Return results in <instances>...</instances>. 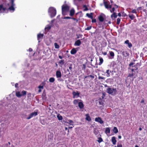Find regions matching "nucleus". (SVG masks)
Here are the masks:
<instances>
[{
  "instance_id": "f257e3e1",
  "label": "nucleus",
  "mask_w": 147,
  "mask_h": 147,
  "mask_svg": "<svg viewBox=\"0 0 147 147\" xmlns=\"http://www.w3.org/2000/svg\"><path fill=\"white\" fill-rule=\"evenodd\" d=\"M106 92L109 94L112 95H115L117 94V90L116 88H110L109 87L106 89Z\"/></svg>"
},
{
  "instance_id": "f03ea898",
  "label": "nucleus",
  "mask_w": 147,
  "mask_h": 147,
  "mask_svg": "<svg viewBox=\"0 0 147 147\" xmlns=\"http://www.w3.org/2000/svg\"><path fill=\"white\" fill-rule=\"evenodd\" d=\"M48 13L51 18L55 16L56 13V9L53 7H50L48 9Z\"/></svg>"
},
{
  "instance_id": "7ed1b4c3",
  "label": "nucleus",
  "mask_w": 147,
  "mask_h": 147,
  "mask_svg": "<svg viewBox=\"0 0 147 147\" xmlns=\"http://www.w3.org/2000/svg\"><path fill=\"white\" fill-rule=\"evenodd\" d=\"M69 7L67 4H64L62 6V11L63 14L64 15L65 13L69 9Z\"/></svg>"
},
{
  "instance_id": "20e7f679",
  "label": "nucleus",
  "mask_w": 147,
  "mask_h": 147,
  "mask_svg": "<svg viewBox=\"0 0 147 147\" xmlns=\"http://www.w3.org/2000/svg\"><path fill=\"white\" fill-rule=\"evenodd\" d=\"M26 91L23 90L21 92L19 91H16V96L18 98H20L22 96L26 95Z\"/></svg>"
},
{
  "instance_id": "39448f33",
  "label": "nucleus",
  "mask_w": 147,
  "mask_h": 147,
  "mask_svg": "<svg viewBox=\"0 0 147 147\" xmlns=\"http://www.w3.org/2000/svg\"><path fill=\"white\" fill-rule=\"evenodd\" d=\"M37 111H35L30 113L28 117L27 118V119H29L32 118L33 117L37 115Z\"/></svg>"
},
{
  "instance_id": "423d86ee",
  "label": "nucleus",
  "mask_w": 147,
  "mask_h": 147,
  "mask_svg": "<svg viewBox=\"0 0 147 147\" xmlns=\"http://www.w3.org/2000/svg\"><path fill=\"white\" fill-rule=\"evenodd\" d=\"M95 120L96 121L98 122L100 124H102L104 123L103 121L100 117L96 118Z\"/></svg>"
},
{
  "instance_id": "0eeeda50",
  "label": "nucleus",
  "mask_w": 147,
  "mask_h": 147,
  "mask_svg": "<svg viewBox=\"0 0 147 147\" xmlns=\"http://www.w3.org/2000/svg\"><path fill=\"white\" fill-rule=\"evenodd\" d=\"M11 5L9 8V9L10 11H13L15 10L14 8L13 7V6L14 5V4L13 3V0H12L11 2Z\"/></svg>"
},
{
  "instance_id": "6e6552de",
  "label": "nucleus",
  "mask_w": 147,
  "mask_h": 147,
  "mask_svg": "<svg viewBox=\"0 0 147 147\" xmlns=\"http://www.w3.org/2000/svg\"><path fill=\"white\" fill-rule=\"evenodd\" d=\"M72 94L74 96L73 98H77L79 96L80 93L78 92L74 91L72 93Z\"/></svg>"
},
{
  "instance_id": "1a4fd4ad",
  "label": "nucleus",
  "mask_w": 147,
  "mask_h": 147,
  "mask_svg": "<svg viewBox=\"0 0 147 147\" xmlns=\"http://www.w3.org/2000/svg\"><path fill=\"white\" fill-rule=\"evenodd\" d=\"M56 76L57 78H61L62 75L61 71L58 70L56 72Z\"/></svg>"
},
{
  "instance_id": "9d476101",
  "label": "nucleus",
  "mask_w": 147,
  "mask_h": 147,
  "mask_svg": "<svg viewBox=\"0 0 147 147\" xmlns=\"http://www.w3.org/2000/svg\"><path fill=\"white\" fill-rule=\"evenodd\" d=\"M104 5L105 8L107 9L109 8H111L112 6L111 5H109L107 2H105L104 3Z\"/></svg>"
},
{
  "instance_id": "9b49d317",
  "label": "nucleus",
  "mask_w": 147,
  "mask_h": 147,
  "mask_svg": "<svg viewBox=\"0 0 147 147\" xmlns=\"http://www.w3.org/2000/svg\"><path fill=\"white\" fill-rule=\"evenodd\" d=\"M81 43V42L80 40H78L75 42L74 45L76 46H79Z\"/></svg>"
},
{
  "instance_id": "f8f14e48",
  "label": "nucleus",
  "mask_w": 147,
  "mask_h": 147,
  "mask_svg": "<svg viewBox=\"0 0 147 147\" xmlns=\"http://www.w3.org/2000/svg\"><path fill=\"white\" fill-rule=\"evenodd\" d=\"M122 53L123 56L125 57H128L129 55V53L127 51H123Z\"/></svg>"
},
{
  "instance_id": "ddd939ff",
  "label": "nucleus",
  "mask_w": 147,
  "mask_h": 147,
  "mask_svg": "<svg viewBox=\"0 0 147 147\" xmlns=\"http://www.w3.org/2000/svg\"><path fill=\"white\" fill-rule=\"evenodd\" d=\"M43 36V34H39L37 35V38L38 40V42H40V39L42 38Z\"/></svg>"
},
{
  "instance_id": "4468645a",
  "label": "nucleus",
  "mask_w": 147,
  "mask_h": 147,
  "mask_svg": "<svg viewBox=\"0 0 147 147\" xmlns=\"http://www.w3.org/2000/svg\"><path fill=\"white\" fill-rule=\"evenodd\" d=\"M125 43L128 45V46L129 48H131L132 46V44L129 42V41L128 40H126L125 41Z\"/></svg>"
},
{
  "instance_id": "2eb2a0df",
  "label": "nucleus",
  "mask_w": 147,
  "mask_h": 147,
  "mask_svg": "<svg viewBox=\"0 0 147 147\" xmlns=\"http://www.w3.org/2000/svg\"><path fill=\"white\" fill-rule=\"evenodd\" d=\"M111 141L113 144L115 145L116 144L117 141L115 137H113L112 138Z\"/></svg>"
},
{
  "instance_id": "dca6fc26",
  "label": "nucleus",
  "mask_w": 147,
  "mask_h": 147,
  "mask_svg": "<svg viewBox=\"0 0 147 147\" xmlns=\"http://www.w3.org/2000/svg\"><path fill=\"white\" fill-rule=\"evenodd\" d=\"M77 52V51L75 48L73 49L70 51V53L72 54H74Z\"/></svg>"
},
{
  "instance_id": "f3484780",
  "label": "nucleus",
  "mask_w": 147,
  "mask_h": 147,
  "mask_svg": "<svg viewBox=\"0 0 147 147\" xmlns=\"http://www.w3.org/2000/svg\"><path fill=\"white\" fill-rule=\"evenodd\" d=\"M78 106L80 109H82L84 107V105L82 102H78Z\"/></svg>"
},
{
  "instance_id": "a211bd4d",
  "label": "nucleus",
  "mask_w": 147,
  "mask_h": 147,
  "mask_svg": "<svg viewBox=\"0 0 147 147\" xmlns=\"http://www.w3.org/2000/svg\"><path fill=\"white\" fill-rule=\"evenodd\" d=\"M75 13V10L74 9H72L70 11V15L71 16H73L74 15Z\"/></svg>"
},
{
  "instance_id": "6ab92c4d",
  "label": "nucleus",
  "mask_w": 147,
  "mask_h": 147,
  "mask_svg": "<svg viewBox=\"0 0 147 147\" xmlns=\"http://www.w3.org/2000/svg\"><path fill=\"white\" fill-rule=\"evenodd\" d=\"M86 119L87 120H88V121H90L91 120V118L90 117L89 114H87L86 115Z\"/></svg>"
},
{
  "instance_id": "aec40b11",
  "label": "nucleus",
  "mask_w": 147,
  "mask_h": 147,
  "mask_svg": "<svg viewBox=\"0 0 147 147\" xmlns=\"http://www.w3.org/2000/svg\"><path fill=\"white\" fill-rule=\"evenodd\" d=\"M105 132L106 134H109L110 133V129L109 127H107L106 128Z\"/></svg>"
},
{
  "instance_id": "412c9836",
  "label": "nucleus",
  "mask_w": 147,
  "mask_h": 147,
  "mask_svg": "<svg viewBox=\"0 0 147 147\" xmlns=\"http://www.w3.org/2000/svg\"><path fill=\"white\" fill-rule=\"evenodd\" d=\"M38 88L39 89V90H38V92H41L43 88V86L40 85L38 87Z\"/></svg>"
},
{
  "instance_id": "4be33fe9",
  "label": "nucleus",
  "mask_w": 147,
  "mask_h": 147,
  "mask_svg": "<svg viewBox=\"0 0 147 147\" xmlns=\"http://www.w3.org/2000/svg\"><path fill=\"white\" fill-rule=\"evenodd\" d=\"M117 17V15H116V13L114 12L112 14L111 16V18H116Z\"/></svg>"
},
{
  "instance_id": "5701e85b",
  "label": "nucleus",
  "mask_w": 147,
  "mask_h": 147,
  "mask_svg": "<svg viewBox=\"0 0 147 147\" xmlns=\"http://www.w3.org/2000/svg\"><path fill=\"white\" fill-rule=\"evenodd\" d=\"M113 131L115 134L118 132V130L117 129V128L115 127L113 128Z\"/></svg>"
},
{
  "instance_id": "b1692460",
  "label": "nucleus",
  "mask_w": 147,
  "mask_h": 147,
  "mask_svg": "<svg viewBox=\"0 0 147 147\" xmlns=\"http://www.w3.org/2000/svg\"><path fill=\"white\" fill-rule=\"evenodd\" d=\"M51 27L50 25H47L45 28V31H48L51 28Z\"/></svg>"
},
{
  "instance_id": "393cba45",
  "label": "nucleus",
  "mask_w": 147,
  "mask_h": 147,
  "mask_svg": "<svg viewBox=\"0 0 147 147\" xmlns=\"http://www.w3.org/2000/svg\"><path fill=\"white\" fill-rule=\"evenodd\" d=\"M5 10V9L2 7H0V13L3 12Z\"/></svg>"
},
{
  "instance_id": "a878e982",
  "label": "nucleus",
  "mask_w": 147,
  "mask_h": 147,
  "mask_svg": "<svg viewBox=\"0 0 147 147\" xmlns=\"http://www.w3.org/2000/svg\"><path fill=\"white\" fill-rule=\"evenodd\" d=\"M68 122H67V123H69L70 125H73L74 124V122L73 121L71 120H68Z\"/></svg>"
},
{
  "instance_id": "bb28decb",
  "label": "nucleus",
  "mask_w": 147,
  "mask_h": 147,
  "mask_svg": "<svg viewBox=\"0 0 147 147\" xmlns=\"http://www.w3.org/2000/svg\"><path fill=\"white\" fill-rule=\"evenodd\" d=\"M80 101V100H74L73 102L74 103L75 105H76L78 103V102H79V101Z\"/></svg>"
},
{
  "instance_id": "cd10ccee",
  "label": "nucleus",
  "mask_w": 147,
  "mask_h": 147,
  "mask_svg": "<svg viewBox=\"0 0 147 147\" xmlns=\"http://www.w3.org/2000/svg\"><path fill=\"white\" fill-rule=\"evenodd\" d=\"M99 19L100 21L103 22L104 20V19L102 16H100L99 17Z\"/></svg>"
},
{
  "instance_id": "c85d7f7f",
  "label": "nucleus",
  "mask_w": 147,
  "mask_h": 147,
  "mask_svg": "<svg viewBox=\"0 0 147 147\" xmlns=\"http://www.w3.org/2000/svg\"><path fill=\"white\" fill-rule=\"evenodd\" d=\"M55 80V79L53 78H51L49 79V81L51 82H53Z\"/></svg>"
},
{
  "instance_id": "c756f323",
  "label": "nucleus",
  "mask_w": 147,
  "mask_h": 147,
  "mask_svg": "<svg viewBox=\"0 0 147 147\" xmlns=\"http://www.w3.org/2000/svg\"><path fill=\"white\" fill-rule=\"evenodd\" d=\"M100 62L99 63V65H101L103 62V59L102 58H99Z\"/></svg>"
},
{
  "instance_id": "7c9ffc66",
  "label": "nucleus",
  "mask_w": 147,
  "mask_h": 147,
  "mask_svg": "<svg viewBox=\"0 0 147 147\" xmlns=\"http://www.w3.org/2000/svg\"><path fill=\"white\" fill-rule=\"evenodd\" d=\"M111 72V71H109V70H107L106 71V73H107V77H109L110 76V74Z\"/></svg>"
},
{
  "instance_id": "2f4dec72",
  "label": "nucleus",
  "mask_w": 147,
  "mask_h": 147,
  "mask_svg": "<svg viewBox=\"0 0 147 147\" xmlns=\"http://www.w3.org/2000/svg\"><path fill=\"white\" fill-rule=\"evenodd\" d=\"M57 117L58 119L59 120H62V117L61 115H58L57 116Z\"/></svg>"
},
{
  "instance_id": "473e14b6",
  "label": "nucleus",
  "mask_w": 147,
  "mask_h": 147,
  "mask_svg": "<svg viewBox=\"0 0 147 147\" xmlns=\"http://www.w3.org/2000/svg\"><path fill=\"white\" fill-rule=\"evenodd\" d=\"M129 17L131 20H133L135 18V16L133 14L129 15Z\"/></svg>"
},
{
  "instance_id": "72a5a7b5",
  "label": "nucleus",
  "mask_w": 147,
  "mask_h": 147,
  "mask_svg": "<svg viewBox=\"0 0 147 147\" xmlns=\"http://www.w3.org/2000/svg\"><path fill=\"white\" fill-rule=\"evenodd\" d=\"M54 46L55 48L56 49H58L59 47V46L56 43H54Z\"/></svg>"
},
{
  "instance_id": "f704fd0d",
  "label": "nucleus",
  "mask_w": 147,
  "mask_h": 147,
  "mask_svg": "<svg viewBox=\"0 0 147 147\" xmlns=\"http://www.w3.org/2000/svg\"><path fill=\"white\" fill-rule=\"evenodd\" d=\"M109 53L110 55L112 57H113L114 56V53L112 51H109Z\"/></svg>"
},
{
  "instance_id": "c9c22d12",
  "label": "nucleus",
  "mask_w": 147,
  "mask_h": 147,
  "mask_svg": "<svg viewBox=\"0 0 147 147\" xmlns=\"http://www.w3.org/2000/svg\"><path fill=\"white\" fill-rule=\"evenodd\" d=\"M102 139L101 138H98V142L100 143L101 142H102Z\"/></svg>"
},
{
  "instance_id": "e433bc0d",
  "label": "nucleus",
  "mask_w": 147,
  "mask_h": 147,
  "mask_svg": "<svg viewBox=\"0 0 147 147\" xmlns=\"http://www.w3.org/2000/svg\"><path fill=\"white\" fill-rule=\"evenodd\" d=\"M120 19L119 18H118L117 19V24H119L120 22Z\"/></svg>"
},
{
  "instance_id": "4c0bfd02",
  "label": "nucleus",
  "mask_w": 147,
  "mask_h": 147,
  "mask_svg": "<svg viewBox=\"0 0 147 147\" xmlns=\"http://www.w3.org/2000/svg\"><path fill=\"white\" fill-rule=\"evenodd\" d=\"M83 7L85 8V9H84V10L85 11H87L88 10V8L87 7L86 5H83Z\"/></svg>"
},
{
  "instance_id": "58836bf2",
  "label": "nucleus",
  "mask_w": 147,
  "mask_h": 147,
  "mask_svg": "<svg viewBox=\"0 0 147 147\" xmlns=\"http://www.w3.org/2000/svg\"><path fill=\"white\" fill-rule=\"evenodd\" d=\"M86 16L90 18H92L91 14H89V13H87Z\"/></svg>"
},
{
  "instance_id": "ea45409f",
  "label": "nucleus",
  "mask_w": 147,
  "mask_h": 147,
  "mask_svg": "<svg viewBox=\"0 0 147 147\" xmlns=\"http://www.w3.org/2000/svg\"><path fill=\"white\" fill-rule=\"evenodd\" d=\"M91 28V26H90L89 27H87L86 28L85 30H90Z\"/></svg>"
},
{
  "instance_id": "a19ab883",
  "label": "nucleus",
  "mask_w": 147,
  "mask_h": 147,
  "mask_svg": "<svg viewBox=\"0 0 147 147\" xmlns=\"http://www.w3.org/2000/svg\"><path fill=\"white\" fill-rule=\"evenodd\" d=\"M134 75V74L133 73H132V74H129L128 76V77H132Z\"/></svg>"
},
{
  "instance_id": "79ce46f5",
  "label": "nucleus",
  "mask_w": 147,
  "mask_h": 147,
  "mask_svg": "<svg viewBox=\"0 0 147 147\" xmlns=\"http://www.w3.org/2000/svg\"><path fill=\"white\" fill-rule=\"evenodd\" d=\"M115 9L114 7H113L112 9H110V11L111 13H112L115 11Z\"/></svg>"
},
{
  "instance_id": "37998d69",
  "label": "nucleus",
  "mask_w": 147,
  "mask_h": 147,
  "mask_svg": "<svg viewBox=\"0 0 147 147\" xmlns=\"http://www.w3.org/2000/svg\"><path fill=\"white\" fill-rule=\"evenodd\" d=\"M64 63V61L63 60H61L59 61V63L62 65H63Z\"/></svg>"
},
{
  "instance_id": "c03bdc74",
  "label": "nucleus",
  "mask_w": 147,
  "mask_h": 147,
  "mask_svg": "<svg viewBox=\"0 0 147 147\" xmlns=\"http://www.w3.org/2000/svg\"><path fill=\"white\" fill-rule=\"evenodd\" d=\"M117 147H122V146L121 144H117Z\"/></svg>"
},
{
  "instance_id": "a18cd8bd",
  "label": "nucleus",
  "mask_w": 147,
  "mask_h": 147,
  "mask_svg": "<svg viewBox=\"0 0 147 147\" xmlns=\"http://www.w3.org/2000/svg\"><path fill=\"white\" fill-rule=\"evenodd\" d=\"M88 77H90L92 78V79L94 78V75H90L88 76Z\"/></svg>"
},
{
  "instance_id": "49530a36",
  "label": "nucleus",
  "mask_w": 147,
  "mask_h": 147,
  "mask_svg": "<svg viewBox=\"0 0 147 147\" xmlns=\"http://www.w3.org/2000/svg\"><path fill=\"white\" fill-rule=\"evenodd\" d=\"M102 98H104V97L105 95V92H103L102 93Z\"/></svg>"
},
{
  "instance_id": "de8ad7c7",
  "label": "nucleus",
  "mask_w": 147,
  "mask_h": 147,
  "mask_svg": "<svg viewBox=\"0 0 147 147\" xmlns=\"http://www.w3.org/2000/svg\"><path fill=\"white\" fill-rule=\"evenodd\" d=\"M72 18L70 17H65L64 18V19H71Z\"/></svg>"
},
{
  "instance_id": "09e8293b",
  "label": "nucleus",
  "mask_w": 147,
  "mask_h": 147,
  "mask_svg": "<svg viewBox=\"0 0 147 147\" xmlns=\"http://www.w3.org/2000/svg\"><path fill=\"white\" fill-rule=\"evenodd\" d=\"M131 12L133 13H136V10L135 9L133 10Z\"/></svg>"
},
{
  "instance_id": "8fccbe9b",
  "label": "nucleus",
  "mask_w": 147,
  "mask_h": 147,
  "mask_svg": "<svg viewBox=\"0 0 147 147\" xmlns=\"http://www.w3.org/2000/svg\"><path fill=\"white\" fill-rule=\"evenodd\" d=\"M122 16L124 17H125L126 16V14L124 12H122Z\"/></svg>"
},
{
  "instance_id": "3c124183",
  "label": "nucleus",
  "mask_w": 147,
  "mask_h": 147,
  "mask_svg": "<svg viewBox=\"0 0 147 147\" xmlns=\"http://www.w3.org/2000/svg\"><path fill=\"white\" fill-rule=\"evenodd\" d=\"M71 19H73V20H74L75 21H76V22H78V20L77 19H76V18H72Z\"/></svg>"
},
{
  "instance_id": "603ef678",
  "label": "nucleus",
  "mask_w": 147,
  "mask_h": 147,
  "mask_svg": "<svg viewBox=\"0 0 147 147\" xmlns=\"http://www.w3.org/2000/svg\"><path fill=\"white\" fill-rule=\"evenodd\" d=\"M18 83H16L15 84V87L16 88H18Z\"/></svg>"
},
{
  "instance_id": "864d4df0",
  "label": "nucleus",
  "mask_w": 147,
  "mask_h": 147,
  "mask_svg": "<svg viewBox=\"0 0 147 147\" xmlns=\"http://www.w3.org/2000/svg\"><path fill=\"white\" fill-rule=\"evenodd\" d=\"M98 78L99 79H105V78L104 77H102L101 76H99L98 77Z\"/></svg>"
},
{
  "instance_id": "5fc2aeb1",
  "label": "nucleus",
  "mask_w": 147,
  "mask_h": 147,
  "mask_svg": "<svg viewBox=\"0 0 147 147\" xmlns=\"http://www.w3.org/2000/svg\"><path fill=\"white\" fill-rule=\"evenodd\" d=\"M92 22L93 23L96 22V20L95 19L92 20Z\"/></svg>"
},
{
  "instance_id": "6e6d98bb",
  "label": "nucleus",
  "mask_w": 147,
  "mask_h": 147,
  "mask_svg": "<svg viewBox=\"0 0 147 147\" xmlns=\"http://www.w3.org/2000/svg\"><path fill=\"white\" fill-rule=\"evenodd\" d=\"M133 64H134V63H131L129 64V65L131 66V65H133Z\"/></svg>"
},
{
  "instance_id": "4d7b16f0",
  "label": "nucleus",
  "mask_w": 147,
  "mask_h": 147,
  "mask_svg": "<svg viewBox=\"0 0 147 147\" xmlns=\"http://www.w3.org/2000/svg\"><path fill=\"white\" fill-rule=\"evenodd\" d=\"M59 57L60 59H62L63 58V57L61 56L60 55L59 56Z\"/></svg>"
},
{
  "instance_id": "13d9d810",
  "label": "nucleus",
  "mask_w": 147,
  "mask_h": 147,
  "mask_svg": "<svg viewBox=\"0 0 147 147\" xmlns=\"http://www.w3.org/2000/svg\"><path fill=\"white\" fill-rule=\"evenodd\" d=\"M29 51L30 52L32 51V49L31 48H30L29 50Z\"/></svg>"
},
{
  "instance_id": "bf43d9fd",
  "label": "nucleus",
  "mask_w": 147,
  "mask_h": 147,
  "mask_svg": "<svg viewBox=\"0 0 147 147\" xmlns=\"http://www.w3.org/2000/svg\"><path fill=\"white\" fill-rule=\"evenodd\" d=\"M118 16L120 17L121 16V14L120 13H118Z\"/></svg>"
},
{
  "instance_id": "052dcab7",
  "label": "nucleus",
  "mask_w": 147,
  "mask_h": 147,
  "mask_svg": "<svg viewBox=\"0 0 147 147\" xmlns=\"http://www.w3.org/2000/svg\"><path fill=\"white\" fill-rule=\"evenodd\" d=\"M72 67L71 66H70L69 67V68L70 70H71L72 69Z\"/></svg>"
},
{
  "instance_id": "680f3d73",
  "label": "nucleus",
  "mask_w": 147,
  "mask_h": 147,
  "mask_svg": "<svg viewBox=\"0 0 147 147\" xmlns=\"http://www.w3.org/2000/svg\"><path fill=\"white\" fill-rule=\"evenodd\" d=\"M141 9V7H139L138 8V10H140Z\"/></svg>"
},
{
  "instance_id": "e2e57ef3",
  "label": "nucleus",
  "mask_w": 147,
  "mask_h": 147,
  "mask_svg": "<svg viewBox=\"0 0 147 147\" xmlns=\"http://www.w3.org/2000/svg\"><path fill=\"white\" fill-rule=\"evenodd\" d=\"M118 138H119V139H121V136H118Z\"/></svg>"
},
{
  "instance_id": "0e129e2a",
  "label": "nucleus",
  "mask_w": 147,
  "mask_h": 147,
  "mask_svg": "<svg viewBox=\"0 0 147 147\" xmlns=\"http://www.w3.org/2000/svg\"><path fill=\"white\" fill-rule=\"evenodd\" d=\"M105 87H108V86H107V84H105L104 86Z\"/></svg>"
},
{
  "instance_id": "69168bd1",
  "label": "nucleus",
  "mask_w": 147,
  "mask_h": 147,
  "mask_svg": "<svg viewBox=\"0 0 147 147\" xmlns=\"http://www.w3.org/2000/svg\"><path fill=\"white\" fill-rule=\"evenodd\" d=\"M107 53H106V52H105V53H104V55H107Z\"/></svg>"
},
{
  "instance_id": "338daca9",
  "label": "nucleus",
  "mask_w": 147,
  "mask_h": 147,
  "mask_svg": "<svg viewBox=\"0 0 147 147\" xmlns=\"http://www.w3.org/2000/svg\"><path fill=\"white\" fill-rule=\"evenodd\" d=\"M139 130H140V131H141L142 130V129L140 127L139 128Z\"/></svg>"
},
{
  "instance_id": "774afa93",
  "label": "nucleus",
  "mask_w": 147,
  "mask_h": 147,
  "mask_svg": "<svg viewBox=\"0 0 147 147\" xmlns=\"http://www.w3.org/2000/svg\"><path fill=\"white\" fill-rule=\"evenodd\" d=\"M144 100H143L142 101H141V103H143L144 102Z\"/></svg>"
}]
</instances>
